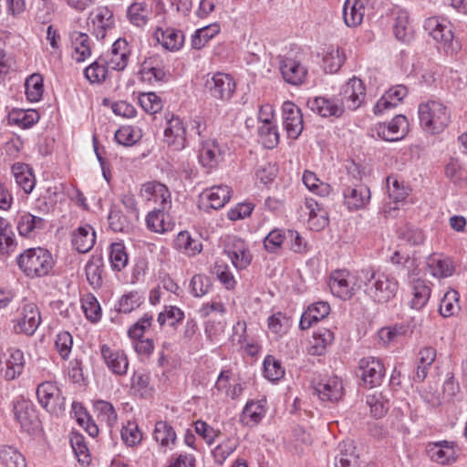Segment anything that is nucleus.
<instances>
[{
	"label": "nucleus",
	"mask_w": 467,
	"mask_h": 467,
	"mask_svg": "<svg viewBox=\"0 0 467 467\" xmlns=\"http://www.w3.org/2000/svg\"><path fill=\"white\" fill-rule=\"evenodd\" d=\"M150 12L147 4L136 2L129 6L127 15L131 24L141 27L147 24Z\"/></svg>",
	"instance_id": "nucleus-50"
},
{
	"label": "nucleus",
	"mask_w": 467,
	"mask_h": 467,
	"mask_svg": "<svg viewBox=\"0 0 467 467\" xmlns=\"http://www.w3.org/2000/svg\"><path fill=\"white\" fill-rule=\"evenodd\" d=\"M407 93L408 90L403 85H398L389 88L374 106V113L379 115L387 109L395 108L403 99V98L406 97Z\"/></svg>",
	"instance_id": "nucleus-28"
},
{
	"label": "nucleus",
	"mask_w": 467,
	"mask_h": 467,
	"mask_svg": "<svg viewBox=\"0 0 467 467\" xmlns=\"http://www.w3.org/2000/svg\"><path fill=\"white\" fill-rule=\"evenodd\" d=\"M14 413L25 431L30 432L38 427L37 412L34 404L29 400H17L14 405Z\"/></svg>",
	"instance_id": "nucleus-14"
},
{
	"label": "nucleus",
	"mask_w": 467,
	"mask_h": 467,
	"mask_svg": "<svg viewBox=\"0 0 467 467\" xmlns=\"http://www.w3.org/2000/svg\"><path fill=\"white\" fill-rule=\"evenodd\" d=\"M141 73L150 81L152 78L155 81H162L166 77L162 61L159 57H150L145 59L142 64Z\"/></svg>",
	"instance_id": "nucleus-43"
},
{
	"label": "nucleus",
	"mask_w": 467,
	"mask_h": 467,
	"mask_svg": "<svg viewBox=\"0 0 467 467\" xmlns=\"http://www.w3.org/2000/svg\"><path fill=\"white\" fill-rule=\"evenodd\" d=\"M302 179L304 184L310 191L317 192L318 195L327 196L330 193V186L321 182L313 171H306Z\"/></svg>",
	"instance_id": "nucleus-63"
},
{
	"label": "nucleus",
	"mask_w": 467,
	"mask_h": 467,
	"mask_svg": "<svg viewBox=\"0 0 467 467\" xmlns=\"http://www.w3.org/2000/svg\"><path fill=\"white\" fill-rule=\"evenodd\" d=\"M141 196L147 201L159 202L162 209L169 207L171 203V192L168 188L158 182H149L142 185Z\"/></svg>",
	"instance_id": "nucleus-26"
},
{
	"label": "nucleus",
	"mask_w": 467,
	"mask_h": 467,
	"mask_svg": "<svg viewBox=\"0 0 467 467\" xmlns=\"http://www.w3.org/2000/svg\"><path fill=\"white\" fill-rule=\"evenodd\" d=\"M103 260L99 256H92L85 266L87 280L94 288L102 285Z\"/></svg>",
	"instance_id": "nucleus-42"
},
{
	"label": "nucleus",
	"mask_w": 467,
	"mask_h": 467,
	"mask_svg": "<svg viewBox=\"0 0 467 467\" xmlns=\"http://www.w3.org/2000/svg\"><path fill=\"white\" fill-rule=\"evenodd\" d=\"M260 141L266 149L275 148L279 141V133L277 128L268 119L262 121L258 129Z\"/></svg>",
	"instance_id": "nucleus-45"
},
{
	"label": "nucleus",
	"mask_w": 467,
	"mask_h": 467,
	"mask_svg": "<svg viewBox=\"0 0 467 467\" xmlns=\"http://www.w3.org/2000/svg\"><path fill=\"white\" fill-rule=\"evenodd\" d=\"M69 39L74 50L72 57L77 62H83L91 56L90 39L86 33L73 31L69 34Z\"/></svg>",
	"instance_id": "nucleus-30"
},
{
	"label": "nucleus",
	"mask_w": 467,
	"mask_h": 467,
	"mask_svg": "<svg viewBox=\"0 0 467 467\" xmlns=\"http://www.w3.org/2000/svg\"><path fill=\"white\" fill-rule=\"evenodd\" d=\"M460 295L456 290L451 289L447 291L441 300L440 313L444 317H449L460 310L459 305Z\"/></svg>",
	"instance_id": "nucleus-54"
},
{
	"label": "nucleus",
	"mask_w": 467,
	"mask_h": 467,
	"mask_svg": "<svg viewBox=\"0 0 467 467\" xmlns=\"http://www.w3.org/2000/svg\"><path fill=\"white\" fill-rule=\"evenodd\" d=\"M265 399L247 401L241 415V422L249 427L256 426L265 416Z\"/></svg>",
	"instance_id": "nucleus-27"
},
{
	"label": "nucleus",
	"mask_w": 467,
	"mask_h": 467,
	"mask_svg": "<svg viewBox=\"0 0 467 467\" xmlns=\"http://www.w3.org/2000/svg\"><path fill=\"white\" fill-rule=\"evenodd\" d=\"M164 210L160 207L147 214L146 225L149 230L157 234H164L172 230L173 223L167 220L169 216L164 213Z\"/></svg>",
	"instance_id": "nucleus-36"
},
{
	"label": "nucleus",
	"mask_w": 467,
	"mask_h": 467,
	"mask_svg": "<svg viewBox=\"0 0 467 467\" xmlns=\"http://www.w3.org/2000/svg\"><path fill=\"white\" fill-rule=\"evenodd\" d=\"M231 192V189L227 185L213 186L201 193V205L204 209H221L229 202Z\"/></svg>",
	"instance_id": "nucleus-15"
},
{
	"label": "nucleus",
	"mask_w": 467,
	"mask_h": 467,
	"mask_svg": "<svg viewBox=\"0 0 467 467\" xmlns=\"http://www.w3.org/2000/svg\"><path fill=\"white\" fill-rule=\"evenodd\" d=\"M100 353L108 368L113 374L123 376L127 373L129 360L124 351L112 349L104 344L100 347Z\"/></svg>",
	"instance_id": "nucleus-17"
},
{
	"label": "nucleus",
	"mask_w": 467,
	"mask_h": 467,
	"mask_svg": "<svg viewBox=\"0 0 467 467\" xmlns=\"http://www.w3.org/2000/svg\"><path fill=\"white\" fill-rule=\"evenodd\" d=\"M204 88L212 98L227 101L235 90V82L230 75L217 72L212 76L207 75Z\"/></svg>",
	"instance_id": "nucleus-4"
},
{
	"label": "nucleus",
	"mask_w": 467,
	"mask_h": 467,
	"mask_svg": "<svg viewBox=\"0 0 467 467\" xmlns=\"http://www.w3.org/2000/svg\"><path fill=\"white\" fill-rule=\"evenodd\" d=\"M358 370L364 385L368 388L380 385L385 376L383 363L374 357L361 358L359 360Z\"/></svg>",
	"instance_id": "nucleus-8"
},
{
	"label": "nucleus",
	"mask_w": 467,
	"mask_h": 467,
	"mask_svg": "<svg viewBox=\"0 0 467 467\" xmlns=\"http://www.w3.org/2000/svg\"><path fill=\"white\" fill-rule=\"evenodd\" d=\"M25 368L24 353L20 349H9V357L5 361L4 378L6 380H13L19 377Z\"/></svg>",
	"instance_id": "nucleus-35"
},
{
	"label": "nucleus",
	"mask_w": 467,
	"mask_h": 467,
	"mask_svg": "<svg viewBox=\"0 0 467 467\" xmlns=\"http://www.w3.org/2000/svg\"><path fill=\"white\" fill-rule=\"evenodd\" d=\"M339 452L335 457V467H358V455L352 441H344L338 445Z\"/></svg>",
	"instance_id": "nucleus-34"
},
{
	"label": "nucleus",
	"mask_w": 467,
	"mask_h": 467,
	"mask_svg": "<svg viewBox=\"0 0 467 467\" xmlns=\"http://www.w3.org/2000/svg\"><path fill=\"white\" fill-rule=\"evenodd\" d=\"M94 410L98 418L104 421L109 427L116 424L118 420L117 412L111 403L106 400H99L93 404Z\"/></svg>",
	"instance_id": "nucleus-55"
},
{
	"label": "nucleus",
	"mask_w": 467,
	"mask_h": 467,
	"mask_svg": "<svg viewBox=\"0 0 467 467\" xmlns=\"http://www.w3.org/2000/svg\"><path fill=\"white\" fill-rule=\"evenodd\" d=\"M19 269L28 278H39L49 275L55 261L51 253L42 247L28 248L16 258Z\"/></svg>",
	"instance_id": "nucleus-2"
},
{
	"label": "nucleus",
	"mask_w": 467,
	"mask_h": 467,
	"mask_svg": "<svg viewBox=\"0 0 467 467\" xmlns=\"http://www.w3.org/2000/svg\"><path fill=\"white\" fill-rule=\"evenodd\" d=\"M279 68L285 81L291 85H301L307 76V69L299 61L291 57L282 58Z\"/></svg>",
	"instance_id": "nucleus-18"
},
{
	"label": "nucleus",
	"mask_w": 467,
	"mask_h": 467,
	"mask_svg": "<svg viewBox=\"0 0 467 467\" xmlns=\"http://www.w3.org/2000/svg\"><path fill=\"white\" fill-rule=\"evenodd\" d=\"M362 283L357 284L356 276L347 270H336L330 275L329 288L332 294L343 300L350 299Z\"/></svg>",
	"instance_id": "nucleus-5"
},
{
	"label": "nucleus",
	"mask_w": 467,
	"mask_h": 467,
	"mask_svg": "<svg viewBox=\"0 0 467 467\" xmlns=\"http://www.w3.org/2000/svg\"><path fill=\"white\" fill-rule=\"evenodd\" d=\"M344 203L349 211L363 209L370 201L369 188L360 182H353L343 189Z\"/></svg>",
	"instance_id": "nucleus-9"
},
{
	"label": "nucleus",
	"mask_w": 467,
	"mask_h": 467,
	"mask_svg": "<svg viewBox=\"0 0 467 467\" xmlns=\"http://www.w3.org/2000/svg\"><path fill=\"white\" fill-rule=\"evenodd\" d=\"M109 260L111 266L116 271L122 270L128 264V254L121 243H113L110 245Z\"/></svg>",
	"instance_id": "nucleus-62"
},
{
	"label": "nucleus",
	"mask_w": 467,
	"mask_h": 467,
	"mask_svg": "<svg viewBox=\"0 0 467 467\" xmlns=\"http://www.w3.org/2000/svg\"><path fill=\"white\" fill-rule=\"evenodd\" d=\"M153 437L161 446L167 447L170 443H174L176 433L166 421L160 420L155 424Z\"/></svg>",
	"instance_id": "nucleus-58"
},
{
	"label": "nucleus",
	"mask_w": 467,
	"mask_h": 467,
	"mask_svg": "<svg viewBox=\"0 0 467 467\" xmlns=\"http://www.w3.org/2000/svg\"><path fill=\"white\" fill-rule=\"evenodd\" d=\"M40 323L41 317L38 307L35 304L29 303L22 307L19 317L16 320L14 329L16 333L32 336Z\"/></svg>",
	"instance_id": "nucleus-11"
},
{
	"label": "nucleus",
	"mask_w": 467,
	"mask_h": 467,
	"mask_svg": "<svg viewBox=\"0 0 467 467\" xmlns=\"http://www.w3.org/2000/svg\"><path fill=\"white\" fill-rule=\"evenodd\" d=\"M129 55L128 42L123 38H119L113 43L109 54L104 57L110 69L120 71L128 66Z\"/></svg>",
	"instance_id": "nucleus-21"
},
{
	"label": "nucleus",
	"mask_w": 467,
	"mask_h": 467,
	"mask_svg": "<svg viewBox=\"0 0 467 467\" xmlns=\"http://www.w3.org/2000/svg\"><path fill=\"white\" fill-rule=\"evenodd\" d=\"M358 279L364 286L365 295L378 304L389 302L396 296L399 289L397 279L379 270H361Z\"/></svg>",
	"instance_id": "nucleus-1"
},
{
	"label": "nucleus",
	"mask_w": 467,
	"mask_h": 467,
	"mask_svg": "<svg viewBox=\"0 0 467 467\" xmlns=\"http://www.w3.org/2000/svg\"><path fill=\"white\" fill-rule=\"evenodd\" d=\"M340 96L339 103L344 108L356 110L362 105L366 98L364 83L359 78L353 77L342 87Z\"/></svg>",
	"instance_id": "nucleus-7"
},
{
	"label": "nucleus",
	"mask_w": 467,
	"mask_h": 467,
	"mask_svg": "<svg viewBox=\"0 0 467 467\" xmlns=\"http://www.w3.org/2000/svg\"><path fill=\"white\" fill-rule=\"evenodd\" d=\"M346 56L339 47H329L323 57V67L327 73H336L345 62Z\"/></svg>",
	"instance_id": "nucleus-47"
},
{
	"label": "nucleus",
	"mask_w": 467,
	"mask_h": 467,
	"mask_svg": "<svg viewBox=\"0 0 467 467\" xmlns=\"http://www.w3.org/2000/svg\"><path fill=\"white\" fill-rule=\"evenodd\" d=\"M154 37L159 44L169 51H178L184 43L183 33L172 27H158L154 32Z\"/></svg>",
	"instance_id": "nucleus-25"
},
{
	"label": "nucleus",
	"mask_w": 467,
	"mask_h": 467,
	"mask_svg": "<svg viewBox=\"0 0 467 467\" xmlns=\"http://www.w3.org/2000/svg\"><path fill=\"white\" fill-rule=\"evenodd\" d=\"M221 150L215 141L202 143L200 150V161L205 167H213L218 163Z\"/></svg>",
	"instance_id": "nucleus-56"
},
{
	"label": "nucleus",
	"mask_w": 467,
	"mask_h": 467,
	"mask_svg": "<svg viewBox=\"0 0 467 467\" xmlns=\"http://www.w3.org/2000/svg\"><path fill=\"white\" fill-rule=\"evenodd\" d=\"M408 120L403 115H397L388 124H380L378 134L384 140L396 141L405 135L408 130Z\"/></svg>",
	"instance_id": "nucleus-22"
},
{
	"label": "nucleus",
	"mask_w": 467,
	"mask_h": 467,
	"mask_svg": "<svg viewBox=\"0 0 467 467\" xmlns=\"http://www.w3.org/2000/svg\"><path fill=\"white\" fill-rule=\"evenodd\" d=\"M330 312V306L328 303L320 301L315 304H312L307 307V309L303 313L300 322L299 327L302 330H306L309 328L313 323L317 322L326 317Z\"/></svg>",
	"instance_id": "nucleus-31"
},
{
	"label": "nucleus",
	"mask_w": 467,
	"mask_h": 467,
	"mask_svg": "<svg viewBox=\"0 0 467 467\" xmlns=\"http://www.w3.org/2000/svg\"><path fill=\"white\" fill-rule=\"evenodd\" d=\"M220 32V26L218 24H211L197 29L192 36V47L194 49L202 48L210 39Z\"/></svg>",
	"instance_id": "nucleus-52"
},
{
	"label": "nucleus",
	"mask_w": 467,
	"mask_h": 467,
	"mask_svg": "<svg viewBox=\"0 0 467 467\" xmlns=\"http://www.w3.org/2000/svg\"><path fill=\"white\" fill-rule=\"evenodd\" d=\"M224 252L236 269H245L252 261V254L245 242L236 236H230L224 246Z\"/></svg>",
	"instance_id": "nucleus-10"
},
{
	"label": "nucleus",
	"mask_w": 467,
	"mask_h": 467,
	"mask_svg": "<svg viewBox=\"0 0 467 467\" xmlns=\"http://www.w3.org/2000/svg\"><path fill=\"white\" fill-rule=\"evenodd\" d=\"M263 366L265 377L271 381L278 380L285 375L281 362L273 356H266Z\"/></svg>",
	"instance_id": "nucleus-64"
},
{
	"label": "nucleus",
	"mask_w": 467,
	"mask_h": 467,
	"mask_svg": "<svg viewBox=\"0 0 467 467\" xmlns=\"http://www.w3.org/2000/svg\"><path fill=\"white\" fill-rule=\"evenodd\" d=\"M88 19L92 24V34L102 39L106 32L114 26L113 13L107 6H99L90 12Z\"/></svg>",
	"instance_id": "nucleus-16"
},
{
	"label": "nucleus",
	"mask_w": 467,
	"mask_h": 467,
	"mask_svg": "<svg viewBox=\"0 0 467 467\" xmlns=\"http://www.w3.org/2000/svg\"><path fill=\"white\" fill-rule=\"evenodd\" d=\"M175 247L188 255H195L202 251V244L192 239L187 231H182L178 234L175 241Z\"/></svg>",
	"instance_id": "nucleus-51"
},
{
	"label": "nucleus",
	"mask_w": 467,
	"mask_h": 467,
	"mask_svg": "<svg viewBox=\"0 0 467 467\" xmlns=\"http://www.w3.org/2000/svg\"><path fill=\"white\" fill-rule=\"evenodd\" d=\"M70 444L78 462L83 464H88L90 455L84 436L78 432H71Z\"/></svg>",
	"instance_id": "nucleus-59"
},
{
	"label": "nucleus",
	"mask_w": 467,
	"mask_h": 467,
	"mask_svg": "<svg viewBox=\"0 0 467 467\" xmlns=\"http://www.w3.org/2000/svg\"><path fill=\"white\" fill-rule=\"evenodd\" d=\"M342 13L345 24L349 27H355L363 20V4L359 0H346Z\"/></svg>",
	"instance_id": "nucleus-41"
},
{
	"label": "nucleus",
	"mask_w": 467,
	"mask_h": 467,
	"mask_svg": "<svg viewBox=\"0 0 467 467\" xmlns=\"http://www.w3.org/2000/svg\"><path fill=\"white\" fill-rule=\"evenodd\" d=\"M427 266L430 274L437 278L451 276L454 272V265L448 257L440 254H432L427 259Z\"/></svg>",
	"instance_id": "nucleus-33"
},
{
	"label": "nucleus",
	"mask_w": 467,
	"mask_h": 467,
	"mask_svg": "<svg viewBox=\"0 0 467 467\" xmlns=\"http://www.w3.org/2000/svg\"><path fill=\"white\" fill-rule=\"evenodd\" d=\"M334 338V333L331 330L325 327L318 328L314 332L310 341L309 354L313 356L323 355L327 348L333 343Z\"/></svg>",
	"instance_id": "nucleus-38"
},
{
	"label": "nucleus",
	"mask_w": 467,
	"mask_h": 467,
	"mask_svg": "<svg viewBox=\"0 0 467 467\" xmlns=\"http://www.w3.org/2000/svg\"><path fill=\"white\" fill-rule=\"evenodd\" d=\"M36 397L41 406L52 412L60 399V390L56 382L47 380L38 384Z\"/></svg>",
	"instance_id": "nucleus-24"
},
{
	"label": "nucleus",
	"mask_w": 467,
	"mask_h": 467,
	"mask_svg": "<svg viewBox=\"0 0 467 467\" xmlns=\"http://www.w3.org/2000/svg\"><path fill=\"white\" fill-rule=\"evenodd\" d=\"M284 128L291 139H297L303 130V115L299 108L291 101L282 107Z\"/></svg>",
	"instance_id": "nucleus-12"
},
{
	"label": "nucleus",
	"mask_w": 467,
	"mask_h": 467,
	"mask_svg": "<svg viewBox=\"0 0 467 467\" xmlns=\"http://www.w3.org/2000/svg\"><path fill=\"white\" fill-rule=\"evenodd\" d=\"M306 106L313 112L322 117H340L344 112V107L339 100L330 99L324 97L310 98Z\"/></svg>",
	"instance_id": "nucleus-20"
},
{
	"label": "nucleus",
	"mask_w": 467,
	"mask_h": 467,
	"mask_svg": "<svg viewBox=\"0 0 467 467\" xmlns=\"http://www.w3.org/2000/svg\"><path fill=\"white\" fill-rule=\"evenodd\" d=\"M315 390L322 400L337 401L342 397L343 386L341 380L334 377L318 382Z\"/></svg>",
	"instance_id": "nucleus-32"
},
{
	"label": "nucleus",
	"mask_w": 467,
	"mask_h": 467,
	"mask_svg": "<svg viewBox=\"0 0 467 467\" xmlns=\"http://www.w3.org/2000/svg\"><path fill=\"white\" fill-rule=\"evenodd\" d=\"M186 130L182 119L178 117H172L168 120L164 130L165 141L169 146L175 150H182L185 147Z\"/></svg>",
	"instance_id": "nucleus-23"
},
{
	"label": "nucleus",
	"mask_w": 467,
	"mask_h": 467,
	"mask_svg": "<svg viewBox=\"0 0 467 467\" xmlns=\"http://www.w3.org/2000/svg\"><path fill=\"white\" fill-rule=\"evenodd\" d=\"M109 68L105 57L100 56L96 61L86 67L84 73L90 83H101L106 79Z\"/></svg>",
	"instance_id": "nucleus-48"
},
{
	"label": "nucleus",
	"mask_w": 467,
	"mask_h": 467,
	"mask_svg": "<svg viewBox=\"0 0 467 467\" xmlns=\"http://www.w3.org/2000/svg\"><path fill=\"white\" fill-rule=\"evenodd\" d=\"M39 114L35 109L16 110L10 115V119L23 129L32 127L39 120Z\"/></svg>",
	"instance_id": "nucleus-61"
},
{
	"label": "nucleus",
	"mask_w": 467,
	"mask_h": 467,
	"mask_svg": "<svg viewBox=\"0 0 467 467\" xmlns=\"http://www.w3.org/2000/svg\"><path fill=\"white\" fill-rule=\"evenodd\" d=\"M393 33L395 37L404 43H410L414 36V28L407 10L395 7L391 11Z\"/></svg>",
	"instance_id": "nucleus-13"
},
{
	"label": "nucleus",
	"mask_w": 467,
	"mask_h": 467,
	"mask_svg": "<svg viewBox=\"0 0 467 467\" xmlns=\"http://www.w3.org/2000/svg\"><path fill=\"white\" fill-rule=\"evenodd\" d=\"M43 78L40 74H32L26 79L25 88L26 98L31 102L41 99L44 92Z\"/></svg>",
	"instance_id": "nucleus-53"
},
{
	"label": "nucleus",
	"mask_w": 467,
	"mask_h": 467,
	"mask_svg": "<svg viewBox=\"0 0 467 467\" xmlns=\"http://www.w3.org/2000/svg\"><path fill=\"white\" fill-rule=\"evenodd\" d=\"M413 297L410 301V306L414 309H421L428 302L431 296V288L424 280L416 279L412 285Z\"/></svg>",
	"instance_id": "nucleus-49"
},
{
	"label": "nucleus",
	"mask_w": 467,
	"mask_h": 467,
	"mask_svg": "<svg viewBox=\"0 0 467 467\" xmlns=\"http://www.w3.org/2000/svg\"><path fill=\"white\" fill-rule=\"evenodd\" d=\"M0 464L3 467H26L25 457L12 446L0 447Z\"/></svg>",
	"instance_id": "nucleus-46"
},
{
	"label": "nucleus",
	"mask_w": 467,
	"mask_h": 467,
	"mask_svg": "<svg viewBox=\"0 0 467 467\" xmlns=\"http://www.w3.org/2000/svg\"><path fill=\"white\" fill-rule=\"evenodd\" d=\"M286 238L287 235L284 230L274 229L265 237L264 247L268 253L277 254Z\"/></svg>",
	"instance_id": "nucleus-60"
},
{
	"label": "nucleus",
	"mask_w": 467,
	"mask_h": 467,
	"mask_svg": "<svg viewBox=\"0 0 467 467\" xmlns=\"http://www.w3.org/2000/svg\"><path fill=\"white\" fill-rule=\"evenodd\" d=\"M11 170L16 182L26 193H30L36 183L35 176L30 167L26 163L16 162L12 165Z\"/></svg>",
	"instance_id": "nucleus-37"
},
{
	"label": "nucleus",
	"mask_w": 467,
	"mask_h": 467,
	"mask_svg": "<svg viewBox=\"0 0 467 467\" xmlns=\"http://www.w3.org/2000/svg\"><path fill=\"white\" fill-rule=\"evenodd\" d=\"M399 238L410 245H420L425 241L424 232L412 224H406L398 231Z\"/></svg>",
	"instance_id": "nucleus-57"
},
{
	"label": "nucleus",
	"mask_w": 467,
	"mask_h": 467,
	"mask_svg": "<svg viewBox=\"0 0 467 467\" xmlns=\"http://www.w3.org/2000/svg\"><path fill=\"white\" fill-rule=\"evenodd\" d=\"M96 241V234L94 229L86 224L79 226L72 234V245L81 254L88 253L93 247Z\"/></svg>",
	"instance_id": "nucleus-29"
},
{
	"label": "nucleus",
	"mask_w": 467,
	"mask_h": 467,
	"mask_svg": "<svg viewBox=\"0 0 467 467\" xmlns=\"http://www.w3.org/2000/svg\"><path fill=\"white\" fill-rule=\"evenodd\" d=\"M418 113L422 129L432 134L441 132L451 120V112L448 108L437 100L420 104Z\"/></svg>",
	"instance_id": "nucleus-3"
},
{
	"label": "nucleus",
	"mask_w": 467,
	"mask_h": 467,
	"mask_svg": "<svg viewBox=\"0 0 467 467\" xmlns=\"http://www.w3.org/2000/svg\"><path fill=\"white\" fill-rule=\"evenodd\" d=\"M419 362L416 371L412 377L414 381H423L429 372V369L436 358V350L431 347H426L419 351Z\"/></svg>",
	"instance_id": "nucleus-40"
},
{
	"label": "nucleus",
	"mask_w": 467,
	"mask_h": 467,
	"mask_svg": "<svg viewBox=\"0 0 467 467\" xmlns=\"http://www.w3.org/2000/svg\"><path fill=\"white\" fill-rule=\"evenodd\" d=\"M17 231L21 236L29 237L36 230L44 229L46 222L39 216L29 213H22L17 217Z\"/></svg>",
	"instance_id": "nucleus-39"
},
{
	"label": "nucleus",
	"mask_w": 467,
	"mask_h": 467,
	"mask_svg": "<svg viewBox=\"0 0 467 467\" xmlns=\"http://www.w3.org/2000/svg\"><path fill=\"white\" fill-rule=\"evenodd\" d=\"M143 301L144 296L141 293L130 291L121 296L115 306V310L119 313L129 314L140 307Z\"/></svg>",
	"instance_id": "nucleus-44"
},
{
	"label": "nucleus",
	"mask_w": 467,
	"mask_h": 467,
	"mask_svg": "<svg viewBox=\"0 0 467 467\" xmlns=\"http://www.w3.org/2000/svg\"><path fill=\"white\" fill-rule=\"evenodd\" d=\"M425 30L442 47L446 53H453V34L448 22L438 17H430L425 21Z\"/></svg>",
	"instance_id": "nucleus-6"
},
{
	"label": "nucleus",
	"mask_w": 467,
	"mask_h": 467,
	"mask_svg": "<svg viewBox=\"0 0 467 467\" xmlns=\"http://www.w3.org/2000/svg\"><path fill=\"white\" fill-rule=\"evenodd\" d=\"M427 454L431 461L440 464H451L457 460L454 444L448 441L430 443L427 447Z\"/></svg>",
	"instance_id": "nucleus-19"
}]
</instances>
